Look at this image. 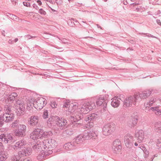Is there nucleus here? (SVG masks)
Masks as SVG:
<instances>
[{
  "label": "nucleus",
  "instance_id": "1",
  "mask_svg": "<svg viewBox=\"0 0 161 161\" xmlns=\"http://www.w3.org/2000/svg\"><path fill=\"white\" fill-rule=\"evenodd\" d=\"M32 151L31 148L29 147H24L18 152V155L14 156L11 158V161H29L24 159L25 156L30 154Z\"/></svg>",
  "mask_w": 161,
  "mask_h": 161
},
{
  "label": "nucleus",
  "instance_id": "2",
  "mask_svg": "<svg viewBox=\"0 0 161 161\" xmlns=\"http://www.w3.org/2000/svg\"><path fill=\"white\" fill-rule=\"evenodd\" d=\"M55 121L57 126L60 129L63 130L67 128L68 126L67 121L65 119L53 116L49 119V122Z\"/></svg>",
  "mask_w": 161,
  "mask_h": 161
},
{
  "label": "nucleus",
  "instance_id": "3",
  "mask_svg": "<svg viewBox=\"0 0 161 161\" xmlns=\"http://www.w3.org/2000/svg\"><path fill=\"white\" fill-rule=\"evenodd\" d=\"M54 142H55V141L52 139H47L42 142V146L45 150V155H48L53 153V149H51L53 147V146H54L53 143Z\"/></svg>",
  "mask_w": 161,
  "mask_h": 161
},
{
  "label": "nucleus",
  "instance_id": "4",
  "mask_svg": "<svg viewBox=\"0 0 161 161\" xmlns=\"http://www.w3.org/2000/svg\"><path fill=\"white\" fill-rule=\"evenodd\" d=\"M48 133L47 132H44L43 130L40 129H36L31 134L30 137L31 139L34 140L42 139V137L47 138L48 137Z\"/></svg>",
  "mask_w": 161,
  "mask_h": 161
},
{
  "label": "nucleus",
  "instance_id": "5",
  "mask_svg": "<svg viewBox=\"0 0 161 161\" xmlns=\"http://www.w3.org/2000/svg\"><path fill=\"white\" fill-rule=\"evenodd\" d=\"M95 107V105L94 102L85 103L80 107V108H79L80 110H79V111L80 113L78 114H85Z\"/></svg>",
  "mask_w": 161,
  "mask_h": 161
},
{
  "label": "nucleus",
  "instance_id": "6",
  "mask_svg": "<svg viewBox=\"0 0 161 161\" xmlns=\"http://www.w3.org/2000/svg\"><path fill=\"white\" fill-rule=\"evenodd\" d=\"M16 113L18 116H20L23 115L25 110V104L21 100H17L16 101Z\"/></svg>",
  "mask_w": 161,
  "mask_h": 161
},
{
  "label": "nucleus",
  "instance_id": "7",
  "mask_svg": "<svg viewBox=\"0 0 161 161\" xmlns=\"http://www.w3.org/2000/svg\"><path fill=\"white\" fill-rule=\"evenodd\" d=\"M115 125L113 123L108 124L105 125L103 129V134L105 136L110 134L115 130Z\"/></svg>",
  "mask_w": 161,
  "mask_h": 161
},
{
  "label": "nucleus",
  "instance_id": "8",
  "mask_svg": "<svg viewBox=\"0 0 161 161\" xmlns=\"http://www.w3.org/2000/svg\"><path fill=\"white\" fill-rule=\"evenodd\" d=\"M3 141L6 144H11L15 140L10 134H2L0 135V142Z\"/></svg>",
  "mask_w": 161,
  "mask_h": 161
},
{
  "label": "nucleus",
  "instance_id": "9",
  "mask_svg": "<svg viewBox=\"0 0 161 161\" xmlns=\"http://www.w3.org/2000/svg\"><path fill=\"white\" fill-rule=\"evenodd\" d=\"M47 103V101L43 97H40L36 100L34 103V107L37 110H41Z\"/></svg>",
  "mask_w": 161,
  "mask_h": 161
},
{
  "label": "nucleus",
  "instance_id": "10",
  "mask_svg": "<svg viewBox=\"0 0 161 161\" xmlns=\"http://www.w3.org/2000/svg\"><path fill=\"white\" fill-rule=\"evenodd\" d=\"M134 137L130 134H128L124 137V142L127 147L131 148L134 141Z\"/></svg>",
  "mask_w": 161,
  "mask_h": 161
},
{
  "label": "nucleus",
  "instance_id": "11",
  "mask_svg": "<svg viewBox=\"0 0 161 161\" xmlns=\"http://www.w3.org/2000/svg\"><path fill=\"white\" fill-rule=\"evenodd\" d=\"M26 127L24 125H21L15 131V134L16 136L24 137L25 135Z\"/></svg>",
  "mask_w": 161,
  "mask_h": 161
},
{
  "label": "nucleus",
  "instance_id": "12",
  "mask_svg": "<svg viewBox=\"0 0 161 161\" xmlns=\"http://www.w3.org/2000/svg\"><path fill=\"white\" fill-rule=\"evenodd\" d=\"M137 100V97L136 95L134 97L130 96L128 98H126L124 101L123 106L125 107H128L131 106L132 104L134 101H136Z\"/></svg>",
  "mask_w": 161,
  "mask_h": 161
},
{
  "label": "nucleus",
  "instance_id": "13",
  "mask_svg": "<svg viewBox=\"0 0 161 161\" xmlns=\"http://www.w3.org/2000/svg\"><path fill=\"white\" fill-rule=\"evenodd\" d=\"M135 137L137 139L139 143L143 142L144 137V132L143 130H136L135 131Z\"/></svg>",
  "mask_w": 161,
  "mask_h": 161
},
{
  "label": "nucleus",
  "instance_id": "14",
  "mask_svg": "<svg viewBox=\"0 0 161 161\" xmlns=\"http://www.w3.org/2000/svg\"><path fill=\"white\" fill-rule=\"evenodd\" d=\"M120 141L119 139L115 140L113 143L112 147L113 152L114 153H118L122 148Z\"/></svg>",
  "mask_w": 161,
  "mask_h": 161
},
{
  "label": "nucleus",
  "instance_id": "15",
  "mask_svg": "<svg viewBox=\"0 0 161 161\" xmlns=\"http://www.w3.org/2000/svg\"><path fill=\"white\" fill-rule=\"evenodd\" d=\"M40 116L38 115H33L30 118L28 121V124L30 126H35L38 123L40 119Z\"/></svg>",
  "mask_w": 161,
  "mask_h": 161
},
{
  "label": "nucleus",
  "instance_id": "16",
  "mask_svg": "<svg viewBox=\"0 0 161 161\" xmlns=\"http://www.w3.org/2000/svg\"><path fill=\"white\" fill-rule=\"evenodd\" d=\"M26 142L24 140H21L17 142L15 144L12 146V147L15 151H18L23 148L26 144Z\"/></svg>",
  "mask_w": 161,
  "mask_h": 161
},
{
  "label": "nucleus",
  "instance_id": "17",
  "mask_svg": "<svg viewBox=\"0 0 161 161\" xmlns=\"http://www.w3.org/2000/svg\"><path fill=\"white\" fill-rule=\"evenodd\" d=\"M4 122L8 123L12 121L14 118V114L13 113H9L6 112L2 116Z\"/></svg>",
  "mask_w": 161,
  "mask_h": 161
},
{
  "label": "nucleus",
  "instance_id": "18",
  "mask_svg": "<svg viewBox=\"0 0 161 161\" xmlns=\"http://www.w3.org/2000/svg\"><path fill=\"white\" fill-rule=\"evenodd\" d=\"M152 92L150 90H146L140 93H138L136 95V97H137V99L139 97L142 99H144L149 97L151 95Z\"/></svg>",
  "mask_w": 161,
  "mask_h": 161
},
{
  "label": "nucleus",
  "instance_id": "19",
  "mask_svg": "<svg viewBox=\"0 0 161 161\" xmlns=\"http://www.w3.org/2000/svg\"><path fill=\"white\" fill-rule=\"evenodd\" d=\"M98 117V115L95 113L92 114L87 115L83 119L88 123H92V121L95 120Z\"/></svg>",
  "mask_w": 161,
  "mask_h": 161
},
{
  "label": "nucleus",
  "instance_id": "20",
  "mask_svg": "<svg viewBox=\"0 0 161 161\" xmlns=\"http://www.w3.org/2000/svg\"><path fill=\"white\" fill-rule=\"evenodd\" d=\"M138 117L137 115H136L135 116L134 115H132L128 123L129 126L131 127H133L135 126L138 121Z\"/></svg>",
  "mask_w": 161,
  "mask_h": 161
},
{
  "label": "nucleus",
  "instance_id": "21",
  "mask_svg": "<svg viewBox=\"0 0 161 161\" xmlns=\"http://www.w3.org/2000/svg\"><path fill=\"white\" fill-rule=\"evenodd\" d=\"M138 117L137 115H136L135 116L134 115H132L128 123L129 126L131 127H133L135 126L138 121Z\"/></svg>",
  "mask_w": 161,
  "mask_h": 161
},
{
  "label": "nucleus",
  "instance_id": "22",
  "mask_svg": "<svg viewBox=\"0 0 161 161\" xmlns=\"http://www.w3.org/2000/svg\"><path fill=\"white\" fill-rule=\"evenodd\" d=\"M138 117L137 115H136L135 116L134 115H132L128 123L129 126L131 127H133L135 126L138 121Z\"/></svg>",
  "mask_w": 161,
  "mask_h": 161
},
{
  "label": "nucleus",
  "instance_id": "23",
  "mask_svg": "<svg viewBox=\"0 0 161 161\" xmlns=\"http://www.w3.org/2000/svg\"><path fill=\"white\" fill-rule=\"evenodd\" d=\"M84 116L83 114H81L77 113L76 116L75 117L74 116H71L70 119L71 121L74 122H76L79 121L80 119L83 120Z\"/></svg>",
  "mask_w": 161,
  "mask_h": 161
},
{
  "label": "nucleus",
  "instance_id": "24",
  "mask_svg": "<svg viewBox=\"0 0 161 161\" xmlns=\"http://www.w3.org/2000/svg\"><path fill=\"white\" fill-rule=\"evenodd\" d=\"M76 145L74 142H70L65 144L64 146V148L67 150L73 149Z\"/></svg>",
  "mask_w": 161,
  "mask_h": 161
},
{
  "label": "nucleus",
  "instance_id": "25",
  "mask_svg": "<svg viewBox=\"0 0 161 161\" xmlns=\"http://www.w3.org/2000/svg\"><path fill=\"white\" fill-rule=\"evenodd\" d=\"M111 102L112 106L114 108H117L119 106L120 104V101L117 98L114 97L112 99Z\"/></svg>",
  "mask_w": 161,
  "mask_h": 161
},
{
  "label": "nucleus",
  "instance_id": "26",
  "mask_svg": "<svg viewBox=\"0 0 161 161\" xmlns=\"http://www.w3.org/2000/svg\"><path fill=\"white\" fill-rule=\"evenodd\" d=\"M85 140L84 139L82 136V135H80L78 136L75 139L74 141H73L74 143L78 144L81 143L83 142V141Z\"/></svg>",
  "mask_w": 161,
  "mask_h": 161
},
{
  "label": "nucleus",
  "instance_id": "27",
  "mask_svg": "<svg viewBox=\"0 0 161 161\" xmlns=\"http://www.w3.org/2000/svg\"><path fill=\"white\" fill-rule=\"evenodd\" d=\"M159 107L158 106L152 107L149 109V111H152L155 112V113L157 115H161V109H159Z\"/></svg>",
  "mask_w": 161,
  "mask_h": 161
},
{
  "label": "nucleus",
  "instance_id": "28",
  "mask_svg": "<svg viewBox=\"0 0 161 161\" xmlns=\"http://www.w3.org/2000/svg\"><path fill=\"white\" fill-rule=\"evenodd\" d=\"M18 97V94L16 92H13L9 95L8 98V101L13 102Z\"/></svg>",
  "mask_w": 161,
  "mask_h": 161
},
{
  "label": "nucleus",
  "instance_id": "29",
  "mask_svg": "<svg viewBox=\"0 0 161 161\" xmlns=\"http://www.w3.org/2000/svg\"><path fill=\"white\" fill-rule=\"evenodd\" d=\"M154 130L156 132L158 133H161V122H158L155 123L154 125Z\"/></svg>",
  "mask_w": 161,
  "mask_h": 161
},
{
  "label": "nucleus",
  "instance_id": "30",
  "mask_svg": "<svg viewBox=\"0 0 161 161\" xmlns=\"http://www.w3.org/2000/svg\"><path fill=\"white\" fill-rule=\"evenodd\" d=\"M90 130H86L85 131L82 135L84 140H88L92 138V135L90 133Z\"/></svg>",
  "mask_w": 161,
  "mask_h": 161
},
{
  "label": "nucleus",
  "instance_id": "31",
  "mask_svg": "<svg viewBox=\"0 0 161 161\" xmlns=\"http://www.w3.org/2000/svg\"><path fill=\"white\" fill-rule=\"evenodd\" d=\"M42 143L39 144H35L34 145L33 147V149L36 152H38L41 151V149L42 150L44 149V150H45L44 149L43 146H42Z\"/></svg>",
  "mask_w": 161,
  "mask_h": 161
},
{
  "label": "nucleus",
  "instance_id": "32",
  "mask_svg": "<svg viewBox=\"0 0 161 161\" xmlns=\"http://www.w3.org/2000/svg\"><path fill=\"white\" fill-rule=\"evenodd\" d=\"M8 155L5 152H0V161H6Z\"/></svg>",
  "mask_w": 161,
  "mask_h": 161
},
{
  "label": "nucleus",
  "instance_id": "33",
  "mask_svg": "<svg viewBox=\"0 0 161 161\" xmlns=\"http://www.w3.org/2000/svg\"><path fill=\"white\" fill-rule=\"evenodd\" d=\"M156 99L155 97H151L150 98L149 102H148L146 105V108L149 107V106H152L153 104L155 103Z\"/></svg>",
  "mask_w": 161,
  "mask_h": 161
},
{
  "label": "nucleus",
  "instance_id": "34",
  "mask_svg": "<svg viewBox=\"0 0 161 161\" xmlns=\"http://www.w3.org/2000/svg\"><path fill=\"white\" fill-rule=\"evenodd\" d=\"M104 101V97H99L96 102V104L98 106H101Z\"/></svg>",
  "mask_w": 161,
  "mask_h": 161
},
{
  "label": "nucleus",
  "instance_id": "35",
  "mask_svg": "<svg viewBox=\"0 0 161 161\" xmlns=\"http://www.w3.org/2000/svg\"><path fill=\"white\" fill-rule=\"evenodd\" d=\"M20 125L21 124H19V120H15L14 122L12 123L11 124V126L13 128H18Z\"/></svg>",
  "mask_w": 161,
  "mask_h": 161
},
{
  "label": "nucleus",
  "instance_id": "36",
  "mask_svg": "<svg viewBox=\"0 0 161 161\" xmlns=\"http://www.w3.org/2000/svg\"><path fill=\"white\" fill-rule=\"evenodd\" d=\"M12 108L11 106L6 105L4 107V110L6 112V113H9L11 112Z\"/></svg>",
  "mask_w": 161,
  "mask_h": 161
},
{
  "label": "nucleus",
  "instance_id": "37",
  "mask_svg": "<svg viewBox=\"0 0 161 161\" xmlns=\"http://www.w3.org/2000/svg\"><path fill=\"white\" fill-rule=\"evenodd\" d=\"M63 135L65 136L66 135H70L73 134V132L70 129H67L64 131L63 132Z\"/></svg>",
  "mask_w": 161,
  "mask_h": 161
},
{
  "label": "nucleus",
  "instance_id": "38",
  "mask_svg": "<svg viewBox=\"0 0 161 161\" xmlns=\"http://www.w3.org/2000/svg\"><path fill=\"white\" fill-rule=\"evenodd\" d=\"M156 145L157 148L158 149L159 151L161 153V139L158 140Z\"/></svg>",
  "mask_w": 161,
  "mask_h": 161
},
{
  "label": "nucleus",
  "instance_id": "39",
  "mask_svg": "<svg viewBox=\"0 0 161 161\" xmlns=\"http://www.w3.org/2000/svg\"><path fill=\"white\" fill-rule=\"evenodd\" d=\"M58 38L59 40H60V42L65 44H67L68 43V40L66 38H59L58 37Z\"/></svg>",
  "mask_w": 161,
  "mask_h": 161
},
{
  "label": "nucleus",
  "instance_id": "40",
  "mask_svg": "<svg viewBox=\"0 0 161 161\" xmlns=\"http://www.w3.org/2000/svg\"><path fill=\"white\" fill-rule=\"evenodd\" d=\"M74 21V19H69L68 20V25L71 26H73L75 25V23L73 21Z\"/></svg>",
  "mask_w": 161,
  "mask_h": 161
},
{
  "label": "nucleus",
  "instance_id": "41",
  "mask_svg": "<svg viewBox=\"0 0 161 161\" xmlns=\"http://www.w3.org/2000/svg\"><path fill=\"white\" fill-rule=\"evenodd\" d=\"M27 106L26 108V109L28 111H31L33 109V106L34 107V103L31 104L30 103H28L27 104Z\"/></svg>",
  "mask_w": 161,
  "mask_h": 161
},
{
  "label": "nucleus",
  "instance_id": "42",
  "mask_svg": "<svg viewBox=\"0 0 161 161\" xmlns=\"http://www.w3.org/2000/svg\"><path fill=\"white\" fill-rule=\"evenodd\" d=\"M48 114L47 111L45 110L43 113V117L44 119H46L48 118Z\"/></svg>",
  "mask_w": 161,
  "mask_h": 161
},
{
  "label": "nucleus",
  "instance_id": "43",
  "mask_svg": "<svg viewBox=\"0 0 161 161\" xmlns=\"http://www.w3.org/2000/svg\"><path fill=\"white\" fill-rule=\"evenodd\" d=\"M90 133H91V135H92V138L94 137V138L95 139V137H97V132L96 131H90Z\"/></svg>",
  "mask_w": 161,
  "mask_h": 161
},
{
  "label": "nucleus",
  "instance_id": "44",
  "mask_svg": "<svg viewBox=\"0 0 161 161\" xmlns=\"http://www.w3.org/2000/svg\"><path fill=\"white\" fill-rule=\"evenodd\" d=\"M50 105L53 108H56L57 106V105L56 103V102L54 101H53L51 102Z\"/></svg>",
  "mask_w": 161,
  "mask_h": 161
},
{
  "label": "nucleus",
  "instance_id": "45",
  "mask_svg": "<svg viewBox=\"0 0 161 161\" xmlns=\"http://www.w3.org/2000/svg\"><path fill=\"white\" fill-rule=\"evenodd\" d=\"M69 104V101L66 100L64 102V107H65L66 108H67L68 107V106Z\"/></svg>",
  "mask_w": 161,
  "mask_h": 161
},
{
  "label": "nucleus",
  "instance_id": "46",
  "mask_svg": "<svg viewBox=\"0 0 161 161\" xmlns=\"http://www.w3.org/2000/svg\"><path fill=\"white\" fill-rule=\"evenodd\" d=\"M4 122L3 119L2 118V115H0V127H2L4 124Z\"/></svg>",
  "mask_w": 161,
  "mask_h": 161
},
{
  "label": "nucleus",
  "instance_id": "47",
  "mask_svg": "<svg viewBox=\"0 0 161 161\" xmlns=\"http://www.w3.org/2000/svg\"><path fill=\"white\" fill-rule=\"evenodd\" d=\"M102 105V107H103V108L104 110H105L107 106V101L105 100Z\"/></svg>",
  "mask_w": 161,
  "mask_h": 161
},
{
  "label": "nucleus",
  "instance_id": "48",
  "mask_svg": "<svg viewBox=\"0 0 161 161\" xmlns=\"http://www.w3.org/2000/svg\"><path fill=\"white\" fill-rule=\"evenodd\" d=\"M38 12L41 14L43 15H45L46 14V12L42 8H41L39 9Z\"/></svg>",
  "mask_w": 161,
  "mask_h": 161
},
{
  "label": "nucleus",
  "instance_id": "49",
  "mask_svg": "<svg viewBox=\"0 0 161 161\" xmlns=\"http://www.w3.org/2000/svg\"><path fill=\"white\" fill-rule=\"evenodd\" d=\"M1 142H0V152H5L3 150L4 149V146Z\"/></svg>",
  "mask_w": 161,
  "mask_h": 161
},
{
  "label": "nucleus",
  "instance_id": "50",
  "mask_svg": "<svg viewBox=\"0 0 161 161\" xmlns=\"http://www.w3.org/2000/svg\"><path fill=\"white\" fill-rule=\"evenodd\" d=\"M23 4L25 6H26L27 7H30L31 5L29 3L24 2H23Z\"/></svg>",
  "mask_w": 161,
  "mask_h": 161
},
{
  "label": "nucleus",
  "instance_id": "51",
  "mask_svg": "<svg viewBox=\"0 0 161 161\" xmlns=\"http://www.w3.org/2000/svg\"><path fill=\"white\" fill-rule=\"evenodd\" d=\"M25 36L26 37H27L28 39H30L32 38H35L36 37L35 36H31L29 35H25Z\"/></svg>",
  "mask_w": 161,
  "mask_h": 161
},
{
  "label": "nucleus",
  "instance_id": "52",
  "mask_svg": "<svg viewBox=\"0 0 161 161\" xmlns=\"http://www.w3.org/2000/svg\"><path fill=\"white\" fill-rule=\"evenodd\" d=\"M54 47L60 50L59 51H60V52L63 51L64 50L63 48L62 47H59L58 46H55Z\"/></svg>",
  "mask_w": 161,
  "mask_h": 161
},
{
  "label": "nucleus",
  "instance_id": "53",
  "mask_svg": "<svg viewBox=\"0 0 161 161\" xmlns=\"http://www.w3.org/2000/svg\"><path fill=\"white\" fill-rule=\"evenodd\" d=\"M10 15H11V17L10 18L12 19H17V17L14 15L13 14H10Z\"/></svg>",
  "mask_w": 161,
  "mask_h": 161
},
{
  "label": "nucleus",
  "instance_id": "54",
  "mask_svg": "<svg viewBox=\"0 0 161 161\" xmlns=\"http://www.w3.org/2000/svg\"><path fill=\"white\" fill-rule=\"evenodd\" d=\"M56 2L57 4H61L62 1L61 0H56Z\"/></svg>",
  "mask_w": 161,
  "mask_h": 161
},
{
  "label": "nucleus",
  "instance_id": "55",
  "mask_svg": "<svg viewBox=\"0 0 161 161\" xmlns=\"http://www.w3.org/2000/svg\"><path fill=\"white\" fill-rule=\"evenodd\" d=\"M33 8L36 9H37L39 8L37 5L35 4H34L33 5Z\"/></svg>",
  "mask_w": 161,
  "mask_h": 161
},
{
  "label": "nucleus",
  "instance_id": "56",
  "mask_svg": "<svg viewBox=\"0 0 161 161\" xmlns=\"http://www.w3.org/2000/svg\"><path fill=\"white\" fill-rule=\"evenodd\" d=\"M156 22L159 25H160L161 26V22H160V20L157 19L156 20Z\"/></svg>",
  "mask_w": 161,
  "mask_h": 161
},
{
  "label": "nucleus",
  "instance_id": "57",
  "mask_svg": "<svg viewBox=\"0 0 161 161\" xmlns=\"http://www.w3.org/2000/svg\"><path fill=\"white\" fill-rule=\"evenodd\" d=\"M147 36L148 37H151L156 38V37H155V36H154L153 35H152L151 34H149L148 35H147Z\"/></svg>",
  "mask_w": 161,
  "mask_h": 161
},
{
  "label": "nucleus",
  "instance_id": "58",
  "mask_svg": "<svg viewBox=\"0 0 161 161\" xmlns=\"http://www.w3.org/2000/svg\"><path fill=\"white\" fill-rule=\"evenodd\" d=\"M37 3H38V4L40 5H41L42 4V3L40 0H38L37 1Z\"/></svg>",
  "mask_w": 161,
  "mask_h": 161
},
{
  "label": "nucleus",
  "instance_id": "59",
  "mask_svg": "<svg viewBox=\"0 0 161 161\" xmlns=\"http://www.w3.org/2000/svg\"><path fill=\"white\" fill-rule=\"evenodd\" d=\"M47 34V33H45V34L44 35H43V37H44V38H46V39H48L49 38L48 37V36H46V34Z\"/></svg>",
  "mask_w": 161,
  "mask_h": 161
},
{
  "label": "nucleus",
  "instance_id": "60",
  "mask_svg": "<svg viewBox=\"0 0 161 161\" xmlns=\"http://www.w3.org/2000/svg\"><path fill=\"white\" fill-rule=\"evenodd\" d=\"M138 142H137V141L136 142H135L134 143V145L136 147L138 146Z\"/></svg>",
  "mask_w": 161,
  "mask_h": 161
},
{
  "label": "nucleus",
  "instance_id": "61",
  "mask_svg": "<svg viewBox=\"0 0 161 161\" xmlns=\"http://www.w3.org/2000/svg\"><path fill=\"white\" fill-rule=\"evenodd\" d=\"M161 13V11L160 10H158L157 12L156 13V14H159Z\"/></svg>",
  "mask_w": 161,
  "mask_h": 161
},
{
  "label": "nucleus",
  "instance_id": "62",
  "mask_svg": "<svg viewBox=\"0 0 161 161\" xmlns=\"http://www.w3.org/2000/svg\"><path fill=\"white\" fill-rule=\"evenodd\" d=\"M5 31L4 30L3 31H2V34L3 35V36H5Z\"/></svg>",
  "mask_w": 161,
  "mask_h": 161
},
{
  "label": "nucleus",
  "instance_id": "63",
  "mask_svg": "<svg viewBox=\"0 0 161 161\" xmlns=\"http://www.w3.org/2000/svg\"><path fill=\"white\" fill-rule=\"evenodd\" d=\"M12 41L11 40H9L8 41V43L9 44H12Z\"/></svg>",
  "mask_w": 161,
  "mask_h": 161
},
{
  "label": "nucleus",
  "instance_id": "64",
  "mask_svg": "<svg viewBox=\"0 0 161 161\" xmlns=\"http://www.w3.org/2000/svg\"><path fill=\"white\" fill-rule=\"evenodd\" d=\"M18 39L17 38H16L14 40V42H17L18 41Z\"/></svg>",
  "mask_w": 161,
  "mask_h": 161
}]
</instances>
